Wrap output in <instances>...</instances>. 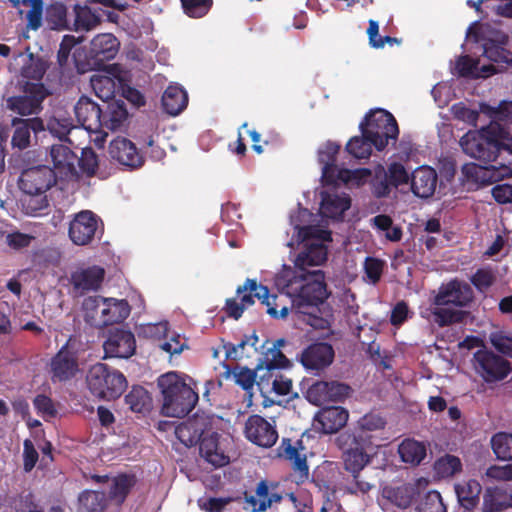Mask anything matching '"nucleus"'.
Wrapping results in <instances>:
<instances>
[{"label": "nucleus", "instance_id": "nucleus-1", "mask_svg": "<svg viewBox=\"0 0 512 512\" xmlns=\"http://www.w3.org/2000/svg\"><path fill=\"white\" fill-rule=\"evenodd\" d=\"M283 292L290 298L291 310L295 314L307 316L308 318L304 320L309 325L316 327L323 320L313 314L329 296L325 276L321 270L298 272L287 280Z\"/></svg>", "mask_w": 512, "mask_h": 512}, {"label": "nucleus", "instance_id": "nucleus-2", "mask_svg": "<svg viewBox=\"0 0 512 512\" xmlns=\"http://www.w3.org/2000/svg\"><path fill=\"white\" fill-rule=\"evenodd\" d=\"M336 446L341 450V460L345 478V491L351 495H366L375 485L363 474L364 469L372 462L373 455L369 452L375 447L362 443L348 433L341 432L335 439Z\"/></svg>", "mask_w": 512, "mask_h": 512}, {"label": "nucleus", "instance_id": "nucleus-3", "mask_svg": "<svg viewBox=\"0 0 512 512\" xmlns=\"http://www.w3.org/2000/svg\"><path fill=\"white\" fill-rule=\"evenodd\" d=\"M157 385L162 396L161 414L166 417L183 418L197 404L198 393L177 372L161 375Z\"/></svg>", "mask_w": 512, "mask_h": 512}, {"label": "nucleus", "instance_id": "nucleus-4", "mask_svg": "<svg viewBox=\"0 0 512 512\" xmlns=\"http://www.w3.org/2000/svg\"><path fill=\"white\" fill-rule=\"evenodd\" d=\"M87 387L92 395L111 401L119 398L128 383L123 373L104 363L91 366L86 376Z\"/></svg>", "mask_w": 512, "mask_h": 512}, {"label": "nucleus", "instance_id": "nucleus-5", "mask_svg": "<svg viewBox=\"0 0 512 512\" xmlns=\"http://www.w3.org/2000/svg\"><path fill=\"white\" fill-rule=\"evenodd\" d=\"M362 134L371 138L372 144L378 151H382L390 140L396 141L399 127L394 116L381 108L370 110L359 124Z\"/></svg>", "mask_w": 512, "mask_h": 512}, {"label": "nucleus", "instance_id": "nucleus-6", "mask_svg": "<svg viewBox=\"0 0 512 512\" xmlns=\"http://www.w3.org/2000/svg\"><path fill=\"white\" fill-rule=\"evenodd\" d=\"M56 184L57 174L48 165H36L25 168L18 179V187L21 192L28 196L40 198V205L35 210L47 206L46 193Z\"/></svg>", "mask_w": 512, "mask_h": 512}, {"label": "nucleus", "instance_id": "nucleus-7", "mask_svg": "<svg viewBox=\"0 0 512 512\" xmlns=\"http://www.w3.org/2000/svg\"><path fill=\"white\" fill-rule=\"evenodd\" d=\"M492 132H494V126L493 121H490L477 132L465 134L460 140L464 153L485 164L495 162L499 154L496 138Z\"/></svg>", "mask_w": 512, "mask_h": 512}, {"label": "nucleus", "instance_id": "nucleus-8", "mask_svg": "<svg viewBox=\"0 0 512 512\" xmlns=\"http://www.w3.org/2000/svg\"><path fill=\"white\" fill-rule=\"evenodd\" d=\"M467 36H473L476 42L483 41V54L485 57L497 63L512 62V53L506 48L509 43V36L497 29H490L488 35L472 24L467 31Z\"/></svg>", "mask_w": 512, "mask_h": 512}, {"label": "nucleus", "instance_id": "nucleus-9", "mask_svg": "<svg viewBox=\"0 0 512 512\" xmlns=\"http://www.w3.org/2000/svg\"><path fill=\"white\" fill-rule=\"evenodd\" d=\"M74 344L75 339L70 337L51 358L49 374L53 383L68 382L80 371L78 353Z\"/></svg>", "mask_w": 512, "mask_h": 512}, {"label": "nucleus", "instance_id": "nucleus-10", "mask_svg": "<svg viewBox=\"0 0 512 512\" xmlns=\"http://www.w3.org/2000/svg\"><path fill=\"white\" fill-rule=\"evenodd\" d=\"M476 372L487 383L504 380L511 372L510 362L488 350H478L474 354Z\"/></svg>", "mask_w": 512, "mask_h": 512}, {"label": "nucleus", "instance_id": "nucleus-11", "mask_svg": "<svg viewBox=\"0 0 512 512\" xmlns=\"http://www.w3.org/2000/svg\"><path fill=\"white\" fill-rule=\"evenodd\" d=\"M462 173L468 183L474 184L476 188H479L511 178L512 168L506 164L495 166L489 163L487 166H482L469 163L463 166Z\"/></svg>", "mask_w": 512, "mask_h": 512}, {"label": "nucleus", "instance_id": "nucleus-12", "mask_svg": "<svg viewBox=\"0 0 512 512\" xmlns=\"http://www.w3.org/2000/svg\"><path fill=\"white\" fill-rule=\"evenodd\" d=\"M247 289L255 291L257 299L267 307L266 312L274 319H284L287 317L291 306L285 303L286 294L284 295L270 294L268 287L258 284L255 279H247L242 286H238L236 294H241Z\"/></svg>", "mask_w": 512, "mask_h": 512}, {"label": "nucleus", "instance_id": "nucleus-13", "mask_svg": "<svg viewBox=\"0 0 512 512\" xmlns=\"http://www.w3.org/2000/svg\"><path fill=\"white\" fill-rule=\"evenodd\" d=\"M474 299L473 289L469 284L458 279H453L442 284L433 299L435 306H455L464 308L470 305Z\"/></svg>", "mask_w": 512, "mask_h": 512}, {"label": "nucleus", "instance_id": "nucleus-14", "mask_svg": "<svg viewBox=\"0 0 512 512\" xmlns=\"http://www.w3.org/2000/svg\"><path fill=\"white\" fill-rule=\"evenodd\" d=\"M386 424L387 422L382 416L375 413H367L357 421L353 428L343 432L354 436L362 443L379 447L382 445L380 442L384 440L380 435L383 433Z\"/></svg>", "mask_w": 512, "mask_h": 512}, {"label": "nucleus", "instance_id": "nucleus-15", "mask_svg": "<svg viewBox=\"0 0 512 512\" xmlns=\"http://www.w3.org/2000/svg\"><path fill=\"white\" fill-rule=\"evenodd\" d=\"M24 93V95L8 97L6 99L7 109L21 116L38 113L45 99L44 86L39 83L27 82L24 85Z\"/></svg>", "mask_w": 512, "mask_h": 512}, {"label": "nucleus", "instance_id": "nucleus-16", "mask_svg": "<svg viewBox=\"0 0 512 512\" xmlns=\"http://www.w3.org/2000/svg\"><path fill=\"white\" fill-rule=\"evenodd\" d=\"M102 224L101 219L90 210H82L71 220L68 235L71 241L79 246L90 244Z\"/></svg>", "mask_w": 512, "mask_h": 512}, {"label": "nucleus", "instance_id": "nucleus-17", "mask_svg": "<svg viewBox=\"0 0 512 512\" xmlns=\"http://www.w3.org/2000/svg\"><path fill=\"white\" fill-rule=\"evenodd\" d=\"M305 449L301 439L293 442L289 438H283L277 448L278 456L291 463L297 483H303L309 477V467Z\"/></svg>", "mask_w": 512, "mask_h": 512}, {"label": "nucleus", "instance_id": "nucleus-18", "mask_svg": "<svg viewBox=\"0 0 512 512\" xmlns=\"http://www.w3.org/2000/svg\"><path fill=\"white\" fill-rule=\"evenodd\" d=\"M350 387L338 381H316L306 391V399L322 406L329 402H342L349 396Z\"/></svg>", "mask_w": 512, "mask_h": 512}, {"label": "nucleus", "instance_id": "nucleus-19", "mask_svg": "<svg viewBox=\"0 0 512 512\" xmlns=\"http://www.w3.org/2000/svg\"><path fill=\"white\" fill-rule=\"evenodd\" d=\"M104 358H130L136 350L134 334L125 329L115 328L109 331L104 341Z\"/></svg>", "mask_w": 512, "mask_h": 512}, {"label": "nucleus", "instance_id": "nucleus-20", "mask_svg": "<svg viewBox=\"0 0 512 512\" xmlns=\"http://www.w3.org/2000/svg\"><path fill=\"white\" fill-rule=\"evenodd\" d=\"M120 42L112 33L96 35L88 52L89 60L96 69L105 67V62L114 59L119 51Z\"/></svg>", "mask_w": 512, "mask_h": 512}, {"label": "nucleus", "instance_id": "nucleus-21", "mask_svg": "<svg viewBox=\"0 0 512 512\" xmlns=\"http://www.w3.org/2000/svg\"><path fill=\"white\" fill-rule=\"evenodd\" d=\"M335 352L327 342H315L308 345L298 359L307 370L322 371L329 367L334 360Z\"/></svg>", "mask_w": 512, "mask_h": 512}, {"label": "nucleus", "instance_id": "nucleus-22", "mask_svg": "<svg viewBox=\"0 0 512 512\" xmlns=\"http://www.w3.org/2000/svg\"><path fill=\"white\" fill-rule=\"evenodd\" d=\"M245 435L252 443L265 448L272 447L278 439L275 426L257 414L248 417L245 423Z\"/></svg>", "mask_w": 512, "mask_h": 512}, {"label": "nucleus", "instance_id": "nucleus-23", "mask_svg": "<svg viewBox=\"0 0 512 512\" xmlns=\"http://www.w3.org/2000/svg\"><path fill=\"white\" fill-rule=\"evenodd\" d=\"M109 155L114 161L131 170L142 167L145 162L136 145L125 137H117L110 142Z\"/></svg>", "mask_w": 512, "mask_h": 512}, {"label": "nucleus", "instance_id": "nucleus-24", "mask_svg": "<svg viewBox=\"0 0 512 512\" xmlns=\"http://www.w3.org/2000/svg\"><path fill=\"white\" fill-rule=\"evenodd\" d=\"M103 111L104 109L96 102L84 95L79 98L74 107L77 121L90 132H98L103 128Z\"/></svg>", "mask_w": 512, "mask_h": 512}, {"label": "nucleus", "instance_id": "nucleus-25", "mask_svg": "<svg viewBox=\"0 0 512 512\" xmlns=\"http://www.w3.org/2000/svg\"><path fill=\"white\" fill-rule=\"evenodd\" d=\"M50 157L56 174L67 180L78 179V155L70 147L63 144L52 145Z\"/></svg>", "mask_w": 512, "mask_h": 512}, {"label": "nucleus", "instance_id": "nucleus-26", "mask_svg": "<svg viewBox=\"0 0 512 512\" xmlns=\"http://www.w3.org/2000/svg\"><path fill=\"white\" fill-rule=\"evenodd\" d=\"M14 128L11 138V145L18 150H24L30 146L31 132L38 134L45 131L44 120L39 117L34 118H13L11 121Z\"/></svg>", "mask_w": 512, "mask_h": 512}, {"label": "nucleus", "instance_id": "nucleus-27", "mask_svg": "<svg viewBox=\"0 0 512 512\" xmlns=\"http://www.w3.org/2000/svg\"><path fill=\"white\" fill-rule=\"evenodd\" d=\"M210 427L211 422L206 417L194 415L176 426L175 435L186 447H193Z\"/></svg>", "mask_w": 512, "mask_h": 512}, {"label": "nucleus", "instance_id": "nucleus-28", "mask_svg": "<svg viewBox=\"0 0 512 512\" xmlns=\"http://www.w3.org/2000/svg\"><path fill=\"white\" fill-rule=\"evenodd\" d=\"M411 192L418 198L427 199L434 195L438 174L434 168L428 165L417 167L410 178Z\"/></svg>", "mask_w": 512, "mask_h": 512}, {"label": "nucleus", "instance_id": "nucleus-29", "mask_svg": "<svg viewBox=\"0 0 512 512\" xmlns=\"http://www.w3.org/2000/svg\"><path fill=\"white\" fill-rule=\"evenodd\" d=\"M107 74H96L91 77V87L97 97L107 102L114 97L117 79L122 81L121 69L118 64H110L104 67Z\"/></svg>", "mask_w": 512, "mask_h": 512}, {"label": "nucleus", "instance_id": "nucleus-30", "mask_svg": "<svg viewBox=\"0 0 512 512\" xmlns=\"http://www.w3.org/2000/svg\"><path fill=\"white\" fill-rule=\"evenodd\" d=\"M349 418L346 409L337 406L325 407L315 416L317 428L324 434H333L342 429Z\"/></svg>", "mask_w": 512, "mask_h": 512}, {"label": "nucleus", "instance_id": "nucleus-31", "mask_svg": "<svg viewBox=\"0 0 512 512\" xmlns=\"http://www.w3.org/2000/svg\"><path fill=\"white\" fill-rule=\"evenodd\" d=\"M244 509L250 512L266 511L273 503L281 501L282 496L270 491L266 480H261L256 487L255 495L244 493Z\"/></svg>", "mask_w": 512, "mask_h": 512}, {"label": "nucleus", "instance_id": "nucleus-32", "mask_svg": "<svg viewBox=\"0 0 512 512\" xmlns=\"http://www.w3.org/2000/svg\"><path fill=\"white\" fill-rule=\"evenodd\" d=\"M198 444L200 455L214 467H222L229 463V457L219 448V434L211 431V427Z\"/></svg>", "mask_w": 512, "mask_h": 512}, {"label": "nucleus", "instance_id": "nucleus-33", "mask_svg": "<svg viewBox=\"0 0 512 512\" xmlns=\"http://www.w3.org/2000/svg\"><path fill=\"white\" fill-rule=\"evenodd\" d=\"M105 271L100 266L80 268L71 274V283L75 290L83 292L97 290L103 282Z\"/></svg>", "mask_w": 512, "mask_h": 512}, {"label": "nucleus", "instance_id": "nucleus-34", "mask_svg": "<svg viewBox=\"0 0 512 512\" xmlns=\"http://www.w3.org/2000/svg\"><path fill=\"white\" fill-rule=\"evenodd\" d=\"M418 495L419 488L414 483H403L399 486H390L383 489L384 498L400 509L410 507Z\"/></svg>", "mask_w": 512, "mask_h": 512}, {"label": "nucleus", "instance_id": "nucleus-35", "mask_svg": "<svg viewBox=\"0 0 512 512\" xmlns=\"http://www.w3.org/2000/svg\"><path fill=\"white\" fill-rule=\"evenodd\" d=\"M130 314V306L126 300L103 298L101 310V327L124 321Z\"/></svg>", "mask_w": 512, "mask_h": 512}, {"label": "nucleus", "instance_id": "nucleus-36", "mask_svg": "<svg viewBox=\"0 0 512 512\" xmlns=\"http://www.w3.org/2000/svg\"><path fill=\"white\" fill-rule=\"evenodd\" d=\"M327 255V247L323 243H311L297 255L294 264L300 273H307L308 267L322 265L327 260Z\"/></svg>", "mask_w": 512, "mask_h": 512}, {"label": "nucleus", "instance_id": "nucleus-37", "mask_svg": "<svg viewBox=\"0 0 512 512\" xmlns=\"http://www.w3.org/2000/svg\"><path fill=\"white\" fill-rule=\"evenodd\" d=\"M398 454L402 462L415 467L426 458L427 446L423 442L406 438L399 444Z\"/></svg>", "mask_w": 512, "mask_h": 512}, {"label": "nucleus", "instance_id": "nucleus-38", "mask_svg": "<svg viewBox=\"0 0 512 512\" xmlns=\"http://www.w3.org/2000/svg\"><path fill=\"white\" fill-rule=\"evenodd\" d=\"M188 104V95L180 86L170 85L162 95V106L166 113L172 116L180 114Z\"/></svg>", "mask_w": 512, "mask_h": 512}, {"label": "nucleus", "instance_id": "nucleus-39", "mask_svg": "<svg viewBox=\"0 0 512 512\" xmlns=\"http://www.w3.org/2000/svg\"><path fill=\"white\" fill-rule=\"evenodd\" d=\"M136 483L137 479L134 474H118L112 479L108 493L109 499L117 505H122Z\"/></svg>", "mask_w": 512, "mask_h": 512}, {"label": "nucleus", "instance_id": "nucleus-40", "mask_svg": "<svg viewBox=\"0 0 512 512\" xmlns=\"http://www.w3.org/2000/svg\"><path fill=\"white\" fill-rule=\"evenodd\" d=\"M512 507V495L498 487H489L483 494L484 512H501Z\"/></svg>", "mask_w": 512, "mask_h": 512}, {"label": "nucleus", "instance_id": "nucleus-41", "mask_svg": "<svg viewBox=\"0 0 512 512\" xmlns=\"http://www.w3.org/2000/svg\"><path fill=\"white\" fill-rule=\"evenodd\" d=\"M103 111V127L109 130L119 129L128 118V111L123 100L107 101Z\"/></svg>", "mask_w": 512, "mask_h": 512}, {"label": "nucleus", "instance_id": "nucleus-42", "mask_svg": "<svg viewBox=\"0 0 512 512\" xmlns=\"http://www.w3.org/2000/svg\"><path fill=\"white\" fill-rule=\"evenodd\" d=\"M74 20L70 23V30L90 31L101 23L100 16L87 5L75 4L73 7Z\"/></svg>", "mask_w": 512, "mask_h": 512}, {"label": "nucleus", "instance_id": "nucleus-43", "mask_svg": "<svg viewBox=\"0 0 512 512\" xmlns=\"http://www.w3.org/2000/svg\"><path fill=\"white\" fill-rule=\"evenodd\" d=\"M482 487L475 479L456 486V494L464 511H471L479 503Z\"/></svg>", "mask_w": 512, "mask_h": 512}, {"label": "nucleus", "instance_id": "nucleus-44", "mask_svg": "<svg viewBox=\"0 0 512 512\" xmlns=\"http://www.w3.org/2000/svg\"><path fill=\"white\" fill-rule=\"evenodd\" d=\"M107 496L103 491L84 490L78 496V512H104Z\"/></svg>", "mask_w": 512, "mask_h": 512}, {"label": "nucleus", "instance_id": "nucleus-45", "mask_svg": "<svg viewBox=\"0 0 512 512\" xmlns=\"http://www.w3.org/2000/svg\"><path fill=\"white\" fill-rule=\"evenodd\" d=\"M284 343V339H278L271 348H268L256 369L262 370L265 368L267 372L271 373L275 369L286 367L289 361L279 348Z\"/></svg>", "mask_w": 512, "mask_h": 512}, {"label": "nucleus", "instance_id": "nucleus-46", "mask_svg": "<svg viewBox=\"0 0 512 512\" xmlns=\"http://www.w3.org/2000/svg\"><path fill=\"white\" fill-rule=\"evenodd\" d=\"M125 403L136 413H147L152 408V397L142 386H133L125 396Z\"/></svg>", "mask_w": 512, "mask_h": 512}, {"label": "nucleus", "instance_id": "nucleus-47", "mask_svg": "<svg viewBox=\"0 0 512 512\" xmlns=\"http://www.w3.org/2000/svg\"><path fill=\"white\" fill-rule=\"evenodd\" d=\"M45 19L52 30H70L67 7L61 2H54L47 6Z\"/></svg>", "mask_w": 512, "mask_h": 512}, {"label": "nucleus", "instance_id": "nucleus-48", "mask_svg": "<svg viewBox=\"0 0 512 512\" xmlns=\"http://www.w3.org/2000/svg\"><path fill=\"white\" fill-rule=\"evenodd\" d=\"M351 201L348 197H340L336 194H325L321 201V210L324 216L336 218L350 208Z\"/></svg>", "mask_w": 512, "mask_h": 512}, {"label": "nucleus", "instance_id": "nucleus-49", "mask_svg": "<svg viewBox=\"0 0 512 512\" xmlns=\"http://www.w3.org/2000/svg\"><path fill=\"white\" fill-rule=\"evenodd\" d=\"M431 315L434 323L439 327H446L452 324L462 323L467 316V312L450 309L446 306H435L431 309Z\"/></svg>", "mask_w": 512, "mask_h": 512}, {"label": "nucleus", "instance_id": "nucleus-50", "mask_svg": "<svg viewBox=\"0 0 512 512\" xmlns=\"http://www.w3.org/2000/svg\"><path fill=\"white\" fill-rule=\"evenodd\" d=\"M44 127L45 130L59 140H67V136L74 128V124L71 118L59 114L44 120Z\"/></svg>", "mask_w": 512, "mask_h": 512}, {"label": "nucleus", "instance_id": "nucleus-51", "mask_svg": "<svg viewBox=\"0 0 512 512\" xmlns=\"http://www.w3.org/2000/svg\"><path fill=\"white\" fill-rule=\"evenodd\" d=\"M340 150V145L328 141L318 152V160L322 164V176L326 179L332 177L336 168V156Z\"/></svg>", "mask_w": 512, "mask_h": 512}, {"label": "nucleus", "instance_id": "nucleus-52", "mask_svg": "<svg viewBox=\"0 0 512 512\" xmlns=\"http://www.w3.org/2000/svg\"><path fill=\"white\" fill-rule=\"evenodd\" d=\"M480 112L488 116L491 121H512V101L503 100L498 106L480 103Z\"/></svg>", "mask_w": 512, "mask_h": 512}, {"label": "nucleus", "instance_id": "nucleus-53", "mask_svg": "<svg viewBox=\"0 0 512 512\" xmlns=\"http://www.w3.org/2000/svg\"><path fill=\"white\" fill-rule=\"evenodd\" d=\"M372 140L367 134L352 137L346 144V151L357 159H367L372 153Z\"/></svg>", "mask_w": 512, "mask_h": 512}, {"label": "nucleus", "instance_id": "nucleus-54", "mask_svg": "<svg viewBox=\"0 0 512 512\" xmlns=\"http://www.w3.org/2000/svg\"><path fill=\"white\" fill-rule=\"evenodd\" d=\"M76 165L78 176L82 174L87 177H93L99 167L98 155L91 147H85L81 150V155L78 156Z\"/></svg>", "mask_w": 512, "mask_h": 512}, {"label": "nucleus", "instance_id": "nucleus-55", "mask_svg": "<svg viewBox=\"0 0 512 512\" xmlns=\"http://www.w3.org/2000/svg\"><path fill=\"white\" fill-rule=\"evenodd\" d=\"M103 297L90 296L84 299L82 309L85 321L91 326L101 328V310Z\"/></svg>", "mask_w": 512, "mask_h": 512}, {"label": "nucleus", "instance_id": "nucleus-56", "mask_svg": "<svg viewBox=\"0 0 512 512\" xmlns=\"http://www.w3.org/2000/svg\"><path fill=\"white\" fill-rule=\"evenodd\" d=\"M491 445L498 459L512 460V433H496L492 436Z\"/></svg>", "mask_w": 512, "mask_h": 512}, {"label": "nucleus", "instance_id": "nucleus-57", "mask_svg": "<svg viewBox=\"0 0 512 512\" xmlns=\"http://www.w3.org/2000/svg\"><path fill=\"white\" fill-rule=\"evenodd\" d=\"M434 470L442 478L455 475L462 470V463L457 456L446 454L434 464Z\"/></svg>", "mask_w": 512, "mask_h": 512}, {"label": "nucleus", "instance_id": "nucleus-58", "mask_svg": "<svg viewBox=\"0 0 512 512\" xmlns=\"http://www.w3.org/2000/svg\"><path fill=\"white\" fill-rule=\"evenodd\" d=\"M479 60L474 59L469 55H461L455 62V73L459 77L477 79L480 78L479 73Z\"/></svg>", "mask_w": 512, "mask_h": 512}, {"label": "nucleus", "instance_id": "nucleus-59", "mask_svg": "<svg viewBox=\"0 0 512 512\" xmlns=\"http://www.w3.org/2000/svg\"><path fill=\"white\" fill-rule=\"evenodd\" d=\"M372 193L377 198L387 197L391 193L393 187L386 175V170L379 165L374 170V176L371 180Z\"/></svg>", "mask_w": 512, "mask_h": 512}, {"label": "nucleus", "instance_id": "nucleus-60", "mask_svg": "<svg viewBox=\"0 0 512 512\" xmlns=\"http://www.w3.org/2000/svg\"><path fill=\"white\" fill-rule=\"evenodd\" d=\"M24 6H30L26 14L27 27L31 30H38L42 26L43 19V0H22Z\"/></svg>", "mask_w": 512, "mask_h": 512}, {"label": "nucleus", "instance_id": "nucleus-61", "mask_svg": "<svg viewBox=\"0 0 512 512\" xmlns=\"http://www.w3.org/2000/svg\"><path fill=\"white\" fill-rule=\"evenodd\" d=\"M183 12L190 18H202L213 6V0H180Z\"/></svg>", "mask_w": 512, "mask_h": 512}, {"label": "nucleus", "instance_id": "nucleus-62", "mask_svg": "<svg viewBox=\"0 0 512 512\" xmlns=\"http://www.w3.org/2000/svg\"><path fill=\"white\" fill-rule=\"evenodd\" d=\"M417 512H447V507L443 502L441 494L432 490L427 492L419 506Z\"/></svg>", "mask_w": 512, "mask_h": 512}, {"label": "nucleus", "instance_id": "nucleus-63", "mask_svg": "<svg viewBox=\"0 0 512 512\" xmlns=\"http://www.w3.org/2000/svg\"><path fill=\"white\" fill-rule=\"evenodd\" d=\"M493 126L494 132H492V135L496 138L498 154L500 155L501 151H505L512 155V133L509 128L496 121H493Z\"/></svg>", "mask_w": 512, "mask_h": 512}, {"label": "nucleus", "instance_id": "nucleus-64", "mask_svg": "<svg viewBox=\"0 0 512 512\" xmlns=\"http://www.w3.org/2000/svg\"><path fill=\"white\" fill-rule=\"evenodd\" d=\"M470 281L479 292H484L495 283L496 276L491 268H479L471 276Z\"/></svg>", "mask_w": 512, "mask_h": 512}]
</instances>
